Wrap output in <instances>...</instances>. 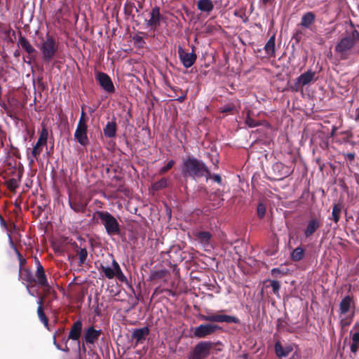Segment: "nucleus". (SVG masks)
<instances>
[{
	"label": "nucleus",
	"instance_id": "f257e3e1",
	"mask_svg": "<svg viewBox=\"0 0 359 359\" xmlns=\"http://www.w3.org/2000/svg\"><path fill=\"white\" fill-rule=\"evenodd\" d=\"M182 172L184 177L193 179L205 177H211V173L205 163L193 156H189L182 160Z\"/></svg>",
	"mask_w": 359,
	"mask_h": 359
},
{
	"label": "nucleus",
	"instance_id": "f03ea898",
	"mask_svg": "<svg viewBox=\"0 0 359 359\" xmlns=\"http://www.w3.org/2000/svg\"><path fill=\"white\" fill-rule=\"evenodd\" d=\"M359 41V32L356 29L346 32L334 46L335 54L341 60H347L353 54V49Z\"/></svg>",
	"mask_w": 359,
	"mask_h": 359
},
{
	"label": "nucleus",
	"instance_id": "7ed1b4c3",
	"mask_svg": "<svg viewBox=\"0 0 359 359\" xmlns=\"http://www.w3.org/2000/svg\"><path fill=\"white\" fill-rule=\"evenodd\" d=\"M96 216L100 223L104 226L108 235L114 236L120 233V225L117 219L111 213L107 211L97 210L93 215L94 219H95Z\"/></svg>",
	"mask_w": 359,
	"mask_h": 359
},
{
	"label": "nucleus",
	"instance_id": "20e7f679",
	"mask_svg": "<svg viewBox=\"0 0 359 359\" xmlns=\"http://www.w3.org/2000/svg\"><path fill=\"white\" fill-rule=\"evenodd\" d=\"M41 51L43 59L45 62H49L58 50V43L55 39L47 34L39 47Z\"/></svg>",
	"mask_w": 359,
	"mask_h": 359
},
{
	"label": "nucleus",
	"instance_id": "39448f33",
	"mask_svg": "<svg viewBox=\"0 0 359 359\" xmlns=\"http://www.w3.org/2000/svg\"><path fill=\"white\" fill-rule=\"evenodd\" d=\"M216 344H221V342L215 343L209 341H202L198 343L191 353L189 359L206 358L210 355L211 349Z\"/></svg>",
	"mask_w": 359,
	"mask_h": 359
},
{
	"label": "nucleus",
	"instance_id": "423d86ee",
	"mask_svg": "<svg viewBox=\"0 0 359 359\" xmlns=\"http://www.w3.org/2000/svg\"><path fill=\"white\" fill-rule=\"evenodd\" d=\"M18 46L22 48L27 54L23 58L25 62L31 65L36 60L37 50L32 46L27 39L22 35L20 31L19 32Z\"/></svg>",
	"mask_w": 359,
	"mask_h": 359
},
{
	"label": "nucleus",
	"instance_id": "0eeeda50",
	"mask_svg": "<svg viewBox=\"0 0 359 359\" xmlns=\"http://www.w3.org/2000/svg\"><path fill=\"white\" fill-rule=\"evenodd\" d=\"M88 203L89 199L82 193H76L69 196V206L76 212H85Z\"/></svg>",
	"mask_w": 359,
	"mask_h": 359
},
{
	"label": "nucleus",
	"instance_id": "6e6552de",
	"mask_svg": "<svg viewBox=\"0 0 359 359\" xmlns=\"http://www.w3.org/2000/svg\"><path fill=\"white\" fill-rule=\"evenodd\" d=\"M221 326L214 323L201 324L194 330L193 335L198 339L205 338L218 330H222Z\"/></svg>",
	"mask_w": 359,
	"mask_h": 359
},
{
	"label": "nucleus",
	"instance_id": "1a4fd4ad",
	"mask_svg": "<svg viewBox=\"0 0 359 359\" xmlns=\"http://www.w3.org/2000/svg\"><path fill=\"white\" fill-rule=\"evenodd\" d=\"M201 318L203 320L212 323H226L236 324L241 323V320L237 317L233 316L222 314L219 313H208L207 315H202Z\"/></svg>",
	"mask_w": 359,
	"mask_h": 359
},
{
	"label": "nucleus",
	"instance_id": "9d476101",
	"mask_svg": "<svg viewBox=\"0 0 359 359\" xmlns=\"http://www.w3.org/2000/svg\"><path fill=\"white\" fill-rule=\"evenodd\" d=\"M272 172L274 180H283L289 177L294 171V168L277 162L272 165Z\"/></svg>",
	"mask_w": 359,
	"mask_h": 359
},
{
	"label": "nucleus",
	"instance_id": "9b49d317",
	"mask_svg": "<svg viewBox=\"0 0 359 359\" xmlns=\"http://www.w3.org/2000/svg\"><path fill=\"white\" fill-rule=\"evenodd\" d=\"M34 278L35 281L34 283L39 285L41 288H43L46 293L50 292L51 287L48 282L43 266L41 264L39 260H37L36 263V271Z\"/></svg>",
	"mask_w": 359,
	"mask_h": 359
},
{
	"label": "nucleus",
	"instance_id": "f8f14e48",
	"mask_svg": "<svg viewBox=\"0 0 359 359\" xmlns=\"http://www.w3.org/2000/svg\"><path fill=\"white\" fill-rule=\"evenodd\" d=\"M102 334L101 330H95L93 326H90L84 331V334L82 339L83 344L82 348L84 351H86L85 344H95L99 339Z\"/></svg>",
	"mask_w": 359,
	"mask_h": 359
},
{
	"label": "nucleus",
	"instance_id": "ddd939ff",
	"mask_svg": "<svg viewBox=\"0 0 359 359\" xmlns=\"http://www.w3.org/2000/svg\"><path fill=\"white\" fill-rule=\"evenodd\" d=\"M95 80L105 92L110 94L115 92L114 83L109 76L106 73L97 72L95 75Z\"/></svg>",
	"mask_w": 359,
	"mask_h": 359
},
{
	"label": "nucleus",
	"instance_id": "4468645a",
	"mask_svg": "<svg viewBox=\"0 0 359 359\" xmlns=\"http://www.w3.org/2000/svg\"><path fill=\"white\" fill-rule=\"evenodd\" d=\"M178 55L181 62L186 68H189L193 66L197 59V55L194 52V48L192 49V53H187L180 46L178 47Z\"/></svg>",
	"mask_w": 359,
	"mask_h": 359
},
{
	"label": "nucleus",
	"instance_id": "2eb2a0df",
	"mask_svg": "<svg viewBox=\"0 0 359 359\" xmlns=\"http://www.w3.org/2000/svg\"><path fill=\"white\" fill-rule=\"evenodd\" d=\"M75 140L83 147H86L89 144L88 137V125L77 124L74 133Z\"/></svg>",
	"mask_w": 359,
	"mask_h": 359
},
{
	"label": "nucleus",
	"instance_id": "dca6fc26",
	"mask_svg": "<svg viewBox=\"0 0 359 359\" xmlns=\"http://www.w3.org/2000/svg\"><path fill=\"white\" fill-rule=\"evenodd\" d=\"M323 222L320 218L311 217L307 222L306 226L304 230V236L307 238L311 237L315 232L322 226Z\"/></svg>",
	"mask_w": 359,
	"mask_h": 359
},
{
	"label": "nucleus",
	"instance_id": "f3484780",
	"mask_svg": "<svg viewBox=\"0 0 359 359\" xmlns=\"http://www.w3.org/2000/svg\"><path fill=\"white\" fill-rule=\"evenodd\" d=\"M150 15L151 18L149 20H146V25L147 27L155 29L160 26L161 20H163V17L160 13V8L158 6H154Z\"/></svg>",
	"mask_w": 359,
	"mask_h": 359
},
{
	"label": "nucleus",
	"instance_id": "a211bd4d",
	"mask_svg": "<svg viewBox=\"0 0 359 359\" xmlns=\"http://www.w3.org/2000/svg\"><path fill=\"white\" fill-rule=\"evenodd\" d=\"M355 302L353 297L347 295L344 297L339 303V314L346 315L349 311H354Z\"/></svg>",
	"mask_w": 359,
	"mask_h": 359
},
{
	"label": "nucleus",
	"instance_id": "6ab92c4d",
	"mask_svg": "<svg viewBox=\"0 0 359 359\" xmlns=\"http://www.w3.org/2000/svg\"><path fill=\"white\" fill-rule=\"evenodd\" d=\"M83 329V324L81 320H77L75 321L70 329L68 339L74 340V341H78L79 344H80V337L81 335Z\"/></svg>",
	"mask_w": 359,
	"mask_h": 359
},
{
	"label": "nucleus",
	"instance_id": "aec40b11",
	"mask_svg": "<svg viewBox=\"0 0 359 359\" xmlns=\"http://www.w3.org/2000/svg\"><path fill=\"white\" fill-rule=\"evenodd\" d=\"M117 125L115 118L111 121L107 122L103 128V133L106 137L113 138L116 135Z\"/></svg>",
	"mask_w": 359,
	"mask_h": 359
},
{
	"label": "nucleus",
	"instance_id": "412c9836",
	"mask_svg": "<svg viewBox=\"0 0 359 359\" xmlns=\"http://www.w3.org/2000/svg\"><path fill=\"white\" fill-rule=\"evenodd\" d=\"M315 21L316 15L313 12L309 11L302 15L299 25L304 28L310 29Z\"/></svg>",
	"mask_w": 359,
	"mask_h": 359
},
{
	"label": "nucleus",
	"instance_id": "4be33fe9",
	"mask_svg": "<svg viewBox=\"0 0 359 359\" xmlns=\"http://www.w3.org/2000/svg\"><path fill=\"white\" fill-rule=\"evenodd\" d=\"M43 302H44V297H40L39 298V300L37 302L38 304V308H37V315L39 318V320L41 321V323L44 325V326L48 329V319L46 317L44 311H43Z\"/></svg>",
	"mask_w": 359,
	"mask_h": 359
},
{
	"label": "nucleus",
	"instance_id": "5701e85b",
	"mask_svg": "<svg viewBox=\"0 0 359 359\" xmlns=\"http://www.w3.org/2000/svg\"><path fill=\"white\" fill-rule=\"evenodd\" d=\"M65 328L61 327L58 328L53 334V344L57 349H60V345L57 342V339H59L62 342L67 344L69 339L65 336Z\"/></svg>",
	"mask_w": 359,
	"mask_h": 359
},
{
	"label": "nucleus",
	"instance_id": "b1692460",
	"mask_svg": "<svg viewBox=\"0 0 359 359\" xmlns=\"http://www.w3.org/2000/svg\"><path fill=\"white\" fill-rule=\"evenodd\" d=\"M196 240L204 247H208L212 237L209 231H198L195 233Z\"/></svg>",
	"mask_w": 359,
	"mask_h": 359
},
{
	"label": "nucleus",
	"instance_id": "393cba45",
	"mask_svg": "<svg viewBox=\"0 0 359 359\" xmlns=\"http://www.w3.org/2000/svg\"><path fill=\"white\" fill-rule=\"evenodd\" d=\"M149 334V330L147 327L135 329L132 333V338L136 339L137 343L141 342L145 339L146 336Z\"/></svg>",
	"mask_w": 359,
	"mask_h": 359
},
{
	"label": "nucleus",
	"instance_id": "a878e982",
	"mask_svg": "<svg viewBox=\"0 0 359 359\" xmlns=\"http://www.w3.org/2000/svg\"><path fill=\"white\" fill-rule=\"evenodd\" d=\"M19 276L22 281H25L28 284H32L35 281L31 269L27 268L19 270Z\"/></svg>",
	"mask_w": 359,
	"mask_h": 359
},
{
	"label": "nucleus",
	"instance_id": "bb28decb",
	"mask_svg": "<svg viewBox=\"0 0 359 359\" xmlns=\"http://www.w3.org/2000/svg\"><path fill=\"white\" fill-rule=\"evenodd\" d=\"M275 43H276V37L275 35H273L268 40L266 43L265 44L264 49L266 54L267 57H275Z\"/></svg>",
	"mask_w": 359,
	"mask_h": 359
},
{
	"label": "nucleus",
	"instance_id": "cd10ccee",
	"mask_svg": "<svg viewBox=\"0 0 359 359\" xmlns=\"http://www.w3.org/2000/svg\"><path fill=\"white\" fill-rule=\"evenodd\" d=\"M275 353L278 358H285L292 351V348L289 346L283 347L280 341H277L274 346Z\"/></svg>",
	"mask_w": 359,
	"mask_h": 359
},
{
	"label": "nucleus",
	"instance_id": "c85d7f7f",
	"mask_svg": "<svg viewBox=\"0 0 359 359\" xmlns=\"http://www.w3.org/2000/svg\"><path fill=\"white\" fill-rule=\"evenodd\" d=\"M74 247L75 248L76 252L79 256V266H82L85 263L88 257V251L86 248H81L78 247V245L74 243Z\"/></svg>",
	"mask_w": 359,
	"mask_h": 359
},
{
	"label": "nucleus",
	"instance_id": "c756f323",
	"mask_svg": "<svg viewBox=\"0 0 359 359\" xmlns=\"http://www.w3.org/2000/svg\"><path fill=\"white\" fill-rule=\"evenodd\" d=\"M197 8L202 12H211L214 8L213 3L211 0H198L197 1Z\"/></svg>",
	"mask_w": 359,
	"mask_h": 359
},
{
	"label": "nucleus",
	"instance_id": "7c9ffc66",
	"mask_svg": "<svg viewBox=\"0 0 359 359\" xmlns=\"http://www.w3.org/2000/svg\"><path fill=\"white\" fill-rule=\"evenodd\" d=\"M316 75V73L311 70H308L306 72L302 74L299 76L297 77L299 83L304 86L309 83H310L313 80Z\"/></svg>",
	"mask_w": 359,
	"mask_h": 359
},
{
	"label": "nucleus",
	"instance_id": "2f4dec72",
	"mask_svg": "<svg viewBox=\"0 0 359 359\" xmlns=\"http://www.w3.org/2000/svg\"><path fill=\"white\" fill-rule=\"evenodd\" d=\"M343 208V205L340 203L334 204L332 207V218L335 223L339 221L341 212Z\"/></svg>",
	"mask_w": 359,
	"mask_h": 359
},
{
	"label": "nucleus",
	"instance_id": "473e14b6",
	"mask_svg": "<svg viewBox=\"0 0 359 359\" xmlns=\"http://www.w3.org/2000/svg\"><path fill=\"white\" fill-rule=\"evenodd\" d=\"M169 180L166 177H163L160 180L153 183L151 188L155 191H158L168 186Z\"/></svg>",
	"mask_w": 359,
	"mask_h": 359
},
{
	"label": "nucleus",
	"instance_id": "72a5a7b5",
	"mask_svg": "<svg viewBox=\"0 0 359 359\" xmlns=\"http://www.w3.org/2000/svg\"><path fill=\"white\" fill-rule=\"evenodd\" d=\"M304 257V250L302 247H297L291 253V259L294 262L302 260Z\"/></svg>",
	"mask_w": 359,
	"mask_h": 359
},
{
	"label": "nucleus",
	"instance_id": "f704fd0d",
	"mask_svg": "<svg viewBox=\"0 0 359 359\" xmlns=\"http://www.w3.org/2000/svg\"><path fill=\"white\" fill-rule=\"evenodd\" d=\"M112 266H113L114 272L115 273V276L120 281L126 280V278L125 275L123 274V273L122 272L119 264L115 259H113V261H112Z\"/></svg>",
	"mask_w": 359,
	"mask_h": 359
},
{
	"label": "nucleus",
	"instance_id": "c9c22d12",
	"mask_svg": "<svg viewBox=\"0 0 359 359\" xmlns=\"http://www.w3.org/2000/svg\"><path fill=\"white\" fill-rule=\"evenodd\" d=\"M167 273L168 271L165 269L151 271L149 277V280L152 281L161 279L166 276Z\"/></svg>",
	"mask_w": 359,
	"mask_h": 359
},
{
	"label": "nucleus",
	"instance_id": "e433bc0d",
	"mask_svg": "<svg viewBox=\"0 0 359 359\" xmlns=\"http://www.w3.org/2000/svg\"><path fill=\"white\" fill-rule=\"evenodd\" d=\"M350 350L351 353H355L359 349V332H355L351 337Z\"/></svg>",
	"mask_w": 359,
	"mask_h": 359
},
{
	"label": "nucleus",
	"instance_id": "4c0bfd02",
	"mask_svg": "<svg viewBox=\"0 0 359 359\" xmlns=\"http://www.w3.org/2000/svg\"><path fill=\"white\" fill-rule=\"evenodd\" d=\"M354 315H355V312L354 311H352V313L344 317V318H342L341 320H340V327L341 328V330H344L346 327L349 326L352 321H353V318L354 317Z\"/></svg>",
	"mask_w": 359,
	"mask_h": 359
},
{
	"label": "nucleus",
	"instance_id": "58836bf2",
	"mask_svg": "<svg viewBox=\"0 0 359 359\" xmlns=\"http://www.w3.org/2000/svg\"><path fill=\"white\" fill-rule=\"evenodd\" d=\"M245 124L248 127H250V128H255V127H257V126H259L262 125L260 121L254 119L251 116V111H249L248 112L247 116H246L245 120Z\"/></svg>",
	"mask_w": 359,
	"mask_h": 359
},
{
	"label": "nucleus",
	"instance_id": "ea45409f",
	"mask_svg": "<svg viewBox=\"0 0 359 359\" xmlns=\"http://www.w3.org/2000/svg\"><path fill=\"white\" fill-rule=\"evenodd\" d=\"M99 270L103 272L104 276L109 279H112L115 277V273L114 272L113 269L109 266L101 265Z\"/></svg>",
	"mask_w": 359,
	"mask_h": 359
},
{
	"label": "nucleus",
	"instance_id": "a19ab883",
	"mask_svg": "<svg viewBox=\"0 0 359 359\" xmlns=\"http://www.w3.org/2000/svg\"><path fill=\"white\" fill-rule=\"evenodd\" d=\"M135 8V6L134 3H132L130 1H126V4H124V8H123L124 14L126 16H132L133 18L134 15H133V9Z\"/></svg>",
	"mask_w": 359,
	"mask_h": 359
},
{
	"label": "nucleus",
	"instance_id": "79ce46f5",
	"mask_svg": "<svg viewBox=\"0 0 359 359\" xmlns=\"http://www.w3.org/2000/svg\"><path fill=\"white\" fill-rule=\"evenodd\" d=\"M43 145L39 142H36L32 151V156L34 158L38 159L41 151Z\"/></svg>",
	"mask_w": 359,
	"mask_h": 359
},
{
	"label": "nucleus",
	"instance_id": "37998d69",
	"mask_svg": "<svg viewBox=\"0 0 359 359\" xmlns=\"http://www.w3.org/2000/svg\"><path fill=\"white\" fill-rule=\"evenodd\" d=\"M6 186L10 191H15L19 187V180L15 178L9 179L6 182Z\"/></svg>",
	"mask_w": 359,
	"mask_h": 359
},
{
	"label": "nucleus",
	"instance_id": "c03bdc74",
	"mask_svg": "<svg viewBox=\"0 0 359 359\" xmlns=\"http://www.w3.org/2000/svg\"><path fill=\"white\" fill-rule=\"evenodd\" d=\"M175 163V161L173 159L170 160L165 166L162 167L158 170V175H161L168 172L173 167Z\"/></svg>",
	"mask_w": 359,
	"mask_h": 359
},
{
	"label": "nucleus",
	"instance_id": "a18cd8bd",
	"mask_svg": "<svg viewBox=\"0 0 359 359\" xmlns=\"http://www.w3.org/2000/svg\"><path fill=\"white\" fill-rule=\"evenodd\" d=\"M271 286L273 290V292L275 295L279 296V290L280 289V282L276 280H270Z\"/></svg>",
	"mask_w": 359,
	"mask_h": 359
},
{
	"label": "nucleus",
	"instance_id": "49530a36",
	"mask_svg": "<svg viewBox=\"0 0 359 359\" xmlns=\"http://www.w3.org/2000/svg\"><path fill=\"white\" fill-rule=\"evenodd\" d=\"M257 216L259 217V218H260V219L263 218L265 216V213H266L265 205L262 203H259L257 205Z\"/></svg>",
	"mask_w": 359,
	"mask_h": 359
},
{
	"label": "nucleus",
	"instance_id": "de8ad7c7",
	"mask_svg": "<svg viewBox=\"0 0 359 359\" xmlns=\"http://www.w3.org/2000/svg\"><path fill=\"white\" fill-rule=\"evenodd\" d=\"M287 323L282 319V318H278V320H277V329L278 331H285L286 330V327H287Z\"/></svg>",
	"mask_w": 359,
	"mask_h": 359
},
{
	"label": "nucleus",
	"instance_id": "09e8293b",
	"mask_svg": "<svg viewBox=\"0 0 359 359\" xmlns=\"http://www.w3.org/2000/svg\"><path fill=\"white\" fill-rule=\"evenodd\" d=\"M236 109V107L233 104H229L222 107L221 112L224 114L232 113Z\"/></svg>",
	"mask_w": 359,
	"mask_h": 359
},
{
	"label": "nucleus",
	"instance_id": "8fccbe9b",
	"mask_svg": "<svg viewBox=\"0 0 359 359\" xmlns=\"http://www.w3.org/2000/svg\"><path fill=\"white\" fill-rule=\"evenodd\" d=\"M15 252L17 253L18 258L19 260V265H20L19 270L23 269H25L24 265L27 263V260L22 257V255L17 249H15Z\"/></svg>",
	"mask_w": 359,
	"mask_h": 359
},
{
	"label": "nucleus",
	"instance_id": "3c124183",
	"mask_svg": "<svg viewBox=\"0 0 359 359\" xmlns=\"http://www.w3.org/2000/svg\"><path fill=\"white\" fill-rule=\"evenodd\" d=\"M84 107H81V116L77 124H87L88 117L83 111Z\"/></svg>",
	"mask_w": 359,
	"mask_h": 359
},
{
	"label": "nucleus",
	"instance_id": "603ef678",
	"mask_svg": "<svg viewBox=\"0 0 359 359\" xmlns=\"http://www.w3.org/2000/svg\"><path fill=\"white\" fill-rule=\"evenodd\" d=\"M304 86L302 83H299V79L297 78L296 81L294 83L292 86H291L290 88L293 92H298Z\"/></svg>",
	"mask_w": 359,
	"mask_h": 359
},
{
	"label": "nucleus",
	"instance_id": "864d4df0",
	"mask_svg": "<svg viewBox=\"0 0 359 359\" xmlns=\"http://www.w3.org/2000/svg\"><path fill=\"white\" fill-rule=\"evenodd\" d=\"M271 273L273 277L277 278L279 275L286 274V272L283 271V270H281L279 268H273L271 269Z\"/></svg>",
	"mask_w": 359,
	"mask_h": 359
},
{
	"label": "nucleus",
	"instance_id": "5fc2aeb1",
	"mask_svg": "<svg viewBox=\"0 0 359 359\" xmlns=\"http://www.w3.org/2000/svg\"><path fill=\"white\" fill-rule=\"evenodd\" d=\"M39 137H43L48 140V131L46 126H43L41 130L40 131Z\"/></svg>",
	"mask_w": 359,
	"mask_h": 359
},
{
	"label": "nucleus",
	"instance_id": "6e6d98bb",
	"mask_svg": "<svg viewBox=\"0 0 359 359\" xmlns=\"http://www.w3.org/2000/svg\"><path fill=\"white\" fill-rule=\"evenodd\" d=\"M11 152H12L13 155L15 156L18 158H20V154H19L18 149L13 147V145H11Z\"/></svg>",
	"mask_w": 359,
	"mask_h": 359
},
{
	"label": "nucleus",
	"instance_id": "4d7b16f0",
	"mask_svg": "<svg viewBox=\"0 0 359 359\" xmlns=\"http://www.w3.org/2000/svg\"><path fill=\"white\" fill-rule=\"evenodd\" d=\"M210 178H212L218 184L222 183V177L218 174H215L212 177L211 176Z\"/></svg>",
	"mask_w": 359,
	"mask_h": 359
},
{
	"label": "nucleus",
	"instance_id": "13d9d810",
	"mask_svg": "<svg viewBox=\"0 0 359 359\" xmlns=\"http://www.w3.org/2000/svg\"><path fill=\"white\" fill-rule=\"evenodd\" d=\"M37 142L41 144L43 146H45L47 144V139L39 137Z\"/></svg>",
	"mask_w": 359,
	"mask_h": 359
},
{
	"label": "nucleus",
	"instance_id": "bf43d9fd",
	"mask_svg": "<svg viewBox=\"0 0 359 359\" xmlns=\"http://www.w3.org/2000/svg\"><path fill=\"white\" fill-rule=\"evenodd\" d=\"M60 350H61L62 351H65V352H67V353L69 352V347L67 346V343L65 344V346L63 348L60 346Z\"/></svg>",
	"mask_w": 359,
	"mask_h": 359
},
{
	"label": "nucleus",
	"instance_id": "052dcab7",
	"mask_svg": "<svg viewBox=\"0 0 359 359\" xmlns=\"http://www.w3.org/2000/svg\"><path fill=\"white\" fill-rule=\"evenodd\" d=\"M5 137L0 136V149L4 147Z\"/></svg>",
	"mask_w": 359,
	"mask_h": 359
},
{
	"label": "nucleus",
	"instance_id": "680f3d73",
	"mask_svg": "<svg viewBox=\"0 0 359 359\" xmlns=\"http://www.w3.org/2000/svg\"><path fill=\"white\" fill-rule=\"evenodd\" d=\"M260 1L264 6H266L272 2V0H260Z\"/></svg>",
	"mask_w": 359,
	"mask_h": 359
},
{
	"label": "nucleus",
	"instance_id": "e2e57ef3",
	"mask_svg": "<svg viewBox=\"0 0 359 359\" xmlns=\"http://www.w3.org/2000/svg\"><path fill=\"white\" fill-rule=\"evenodd\" d=\"M185 97H186V95H182V96H180L177 100L180 102H182L184 100H185Z\"/></svg>",
	"mask_w": 359,
	"mask_h": 359
},
{
	"label": "nucleus",
	"instance_id": "0e129e2a",
	"mask_svg": "<svg viewBox=\"0 0 359 359\" xmlns=\"http://www.w3.org/2000/svg\"><path fill=\"white\" fill-rule=\"evenodd\" d=\"M353 329L355 330H358L359 329V322L358 323H356L354 326H353Z\"/></svg>",
	"mask_w": 359,
	"mask_h": 359
},
{
	"label": "nucleus",
	"instance_id": "69168bd1",
	"mask_svg": "<svg viewBox=\"0 0 359 359\" xmlns=\"http://www.w3.org/2000/svg\"><path fill=\"white\" fill-rule=\"evenodd\" d=\"M215 194H216L217 196H222V192H221V191H220V190H217V191H215Z\"/></svg>",
	"mask_w": 359,
	"mask_h": 359
},
{
	"label": "nucleus",
	"instance_id": "338daca9",
	"mask_svg": "<svg viewBox=\"0 0 359 359\" xmlns=\"http://www.w3.org/2000/svg\"><path fill=\"white\" fill-rule=\"evenodd\" d=\"M20 55V52L18 50H15L14 53V56L18 57Z\"/></svg>",
	"mask_w": 359,
	"mask_h": 359
},
{
	"label": "nucleus",
	"instance_id": "774afa93",
	"mask_svg": "<svg viewBox=\"0 0 359 359\" xmlns=\"http://www.w3.org/2000/svg\"><path fill=\"white\" fill-rule=\"evenodd\" d=\"M38 83L42 86L43 88L44 89L45 86L43 83L41 82V79H38Z\"/></svg>",
	"mask_w": 359,
	"mask_h": 359
}]
</instances>
